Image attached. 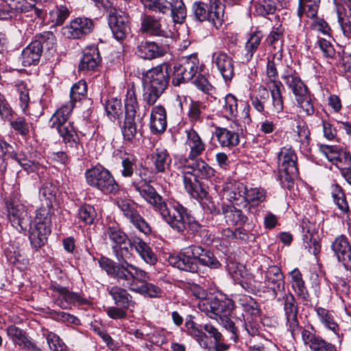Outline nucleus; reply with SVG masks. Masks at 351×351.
I'll return each mask as SVG.
<instances>
[{"label": "nucleus", "mask_w": 351, "mask_h": 351, "mask_svg": "<svg viewBox=\"0 0 351 351\" xmlns=\"http://www.w3.org/2000/svg\"><path fill=\"white\" fill-rule=\"evenodd\" d=\"M168 261L175 267L191 273L197 271V262L211 269L219 268L221 265L213 252L194 245L182 249L178 255L170 256Z\"/></svg>", "instance_id": "3"}, {"label": "nucleus", "mask_w": 351, "mask_h": 351, "mask_svg": "<svg viewBox=\"0 0 351 351\" xmlns=\"http://www.w3.org/2000/svg\"><path fill=\"white\" fill-rule=\"evenodd\" d=\"M43 49L40 43L34 40L22 51L21 62L24 66L36 64L40 60Z\"/></svg>", "instance_id": "31"}, {"label": "nucleus", "mask_w": 351, "mask_h": 351, "mask_svg": "<svg viewBox=\"0 0 351 351\" xmlns=\"http://www.w3.org/2000/svg\"><path fill=\"white\" fill-rule=\"evenodd\" d=\"M186 146L189 149V153L186 158L193 159L201 156L206 149V144L204 143L198 133L193 129L186 132Z\"/></svg>", "instance_id": "23"}, {"label": "nucleus", "mask_w": 351, "mask_h": 351, "mask_svg": "<svg viewBox=\"0 0 351 351\" xmlns=\"http://www.w3.org/2000/svg\"><path fill=\"white\" fill-rule=\"evenodd\" d=\"M280 177L288 182H292L298 175L296 165L297 156L291 147H282L278 156Z\"/></svg>", "instance_id": "11"}, {"label": "nucleus", "mask_w": 351, "mask_h": 351, "mask_svg": "<svg viewBox=\"0 0 351 351\" xmlns=\"http://www.w3.org/2000/svg\"><path fill=\"white\" fill-rule=\"evenodd\" d=\"M320 0H299L298 15L300 17L305 12L308 18L317 16Z\"/></svg>", "instance_id": "45"}, {"label": "nucleus", "mask_w": 351, "mask_h": 351, "mask_svg": "<svg viewBox=\"0 0 351 351\" xmlns=\"http://www.w3.org/2000/svg\"><path fill=\"white\" fill-rule=\"evenodd\" d=\"M284 31L282 25L273 27L267 37L268 44L274 45V48L276 47L281 48L284 42ZM279 51L282 52L281 49Z\"/></svg>", "instance_id": "50"}, {"label": "nucleus", "mask_w": 351, "mask_h": 351, "mask_svg": "<svg viewBox=\"0 0 351 351\" xmlns=\"http://www.w3.org/2000/svg\"><path fill=\"white\" fill-rule=\"evenodd\" d=\"M212 62L226 82L232 80L234 75V62L230 56L223 51H216L212 54Z\"/></svg>", "instance_id": "16"}, {"label": "nucleus", "mask_w": 351, "mask_h": 351, "mask_svg": "<svg viewBox=\"0 0 351 351\" xmlns=\"http://www.w3.org/2000/svg\"><path fill=\"white\" fill-rule=\"evenodd\" d=\"M69 15V10L65 5L56 6L49 10L47 17V23L51 27L60 26Z\"/></svg>", "instance_id": "36"}, {"label": "nucleus", "mask_w": 351, "mask_h": 351, "mask_svg": "<svg viewBox=\"0 0 351 351\" xmlns=\"http://www.w3.org/2000/svg\"><path fill=\"white\" fill-rule=\"evenodd\" d=\"M197 178L191 173L182 171L183 183L187 193L194 199H203L206 197L207 192Z\"/></svg>", "instance_id": "26"}, {"label": "nucleus", "mask_w": 351, "mask_h": 351, "mask_svg": "<svg viewBox=\"0 0 351 351\" xmlns=\"http://www.w3.org/2000/svg\"><path fill=\"white\" fill-rule=\"evenodd\" d=\"M180 162L184 171L191 173L197 178L208 179L215 175V170L204 160L198 157L193 159L184 158Z\"/></svg>", "instance_id": "14"}, {"label": "nucleus", "mask_w": 351, "mask_h": 351, "mask_svg": "<svg viewBox=\"0 0 351 351\" xmlns=\"http://www.w3.org/2000/svg\"><path fill=\"white\" fill-rule=\"evenodd\" d=\"M108 25L117 40L123 39L130 32L127 16L114 8L108 10Z\"/></svg>", "instance_id": "13"}, {"label": "nucleus", "mask_w": 351, "mask_h": 351, "mask_svg": "<svg viewBox=\"0 0 351 351\" xmlns=\"http://www.w3.org/2000/svg\"><path fill=\"white\" fill-rule=\"evenodd\" d=\"M6 333L13 343L15 346H19L21 348H23L31 340L25 330L15 325L9 326L6 328Z\"/></svg>", "instance_id": "38"}, {"label": "nucleus", "mask_w": 351, "mask_h": 351, "mask_svg": "<svg viewBox=\"0 0 351 351\" xmlns=\"http://www.w3.org/2000/svg\"><path fill=\"white\" fill-rule=\"evenodd\" d=\"M141 30L152 36L168 38L171 34L170 30L163 28L160 19L152 15H145L141 19Z\"/></svg>", "instance_id": "19"}, {"label": "nucleus", "mask_w": 351, "mask_h": 351, "mask_svg": "<svg viewBox=\"0 0 351 351\" xmlns=\"http://www.w3.org/2000/svg\"><path fill=\"white\" fill-rule=\"evenodd\" d=\"M219 322L227 330L230 331L232 334L230 339L233 342L236 343L239 339V330L235 326L234 322L231 319L230 315H223L219 318Z\"/></svg>", "instance_id": "58"}, {"label": "nucleus", "mask_w": 351, "mask_h": 351, "mask_svg": "<svg viewBox=\"0 0 351 351\" xmlns=\"http://www.w3.org/2000/svg\"><path fill=\"white\" fill-rule=\"evenodd\" d=\"M101 62V57L97 47L86 48L79 64V70L88 71L95 70Z\"/></svg>", "instance_id": "27"}, {"label": "nucleus", "mask_w": 351, "mask_h": 351, "mask_svg": "<svg viewBox=\"0 0 351 351\" xmlns=\"http://www.w3.org/2000/svg\"><path fill=\"white\" fill-rule=\"evenodd\" d=\"M276 9V3L272 0H262L255 4L256 13L261 16L273 14Z\"/></svg>", "instance_id": "56"}, {"label": "nucleus", "mask_w": 351, "mask_h": 351, "mask_svg": "<svg viewBox=\"0 0 351 351\" xmlns=\"http://www.w3.org/2000/svg\"><path fill=\"white\" fill-rule=\"evenodd\" d=\"M199 59L197 55L183 56L175 64L172 75V84L178 86L192 80L197 73Z\"/></svg>", "instance_id": "10"}, {"label": "nucleus", "mask_w": 351, "mask_h": 351, "mask_svg": "<svg viewBox=\"0 0 351 351\" xmlns=\"http://www.w3.org/2000/svg\"><path fill=\"white\" fill-rule=\"evenodd\" d=\"M40 3L35 2V0H23L19 9L23 13H27V16L32 18L42 19L46 14L45 11L40 7H42Z\"/></svg>", "instance_id": "41"}, {"label": "nucleus", "mask_w": 351, "mask_h": 351, "mask_svg": "<svg viewBox=\"0 0 351 351\" xmlns=\"http://www.w3.org/2000/svg\"><path fill=\"white\" fill-rule=\"evenodd\" d=\"M125 109V117L121 127V132L125 141L132 142L137 134L142 136V120L147 112L145 107L142 112L140 111L133 88L127 91Z\"/></svg>", "instance_id": "5"}, {"label": "nucleus", "mask_w": 351, "mask_h": 351, "mask_svg": "<svg viewBox=\"0 0 351 351\" xmlns=\"http://www.w3.org/2000/svg\"><path fill=\"white\" fill-rule=\"evenodd\" d=\"M263 34L261 31H255L250 34L245 45L244 60L249 62L253 58L256 51L261 45Z\"/></svg>", "instance_id": "37"}, {"label": "nucleus", "mask_w": 351, "mask_h": 351, "mask_svg": "<svg viewBox=\"0 0 351 351\" xmlns=\"http://www.w3.org/2000/svg\"><path fill=\"white\" fill-rule=\"evenodd\" d=\"M284 301V311L287 317V324L289 330L292 335L298 328L299 323L298 321V308L295 298L291 293L286 294L285 292L282 295Z\"/></svg>", "instance_id": "18"}, {"label": "nucleus", "mask_w": 351, "mask_h": 351, "mask_svg": "<svg viewBox=\"0 0 351 351\" xmlns=\"http://www.w3.org/2000/svg\"><path fill=\"white\" fill-rule=\"evenodd\" d=\"M302 339L304 343L309 346L313 351H337L332 344L326 342L321 337L307 329L302 330Z\"/></svg>", "instance_id": "21"}, {"label": "nucleus", "mask_w": 351, "mask_h": 351, "mask_svg": "<svg viewBox=\"0 0 351 351\" xmlns=\"http://www.w3.org/2000/svg\"><path fill=\"white\" fill-rule=\"evenodd\" d=\"M99 264L108 276L131 291L150 298L160 296V288L148 282L149 276L142 269L126 262L116 265L113 261L104 256L99 260Z\"/></svg>", "instance_id": "1"}, {"label": "nucleus", "mask_w": 351, "mask_h": 351, "mask_svg": "<svg viewBox=\"0 0 351 351\" xmlns=\"http://www.w3.org/2000/svg\"><path fill=\"white\" fill-rule=\"evenodd\" d=\"M114 304L123 308H128L132 303V296L126 289L118 286H114L109 290Z\"/></svg>", "instance_id": "35"}, {"label": "nucleus", "mask_w": 351, "mask_h": 351, "mask_svg": "<svg viewBox=\"0 0 351 351\" xmlns=\"http://www.w3.org/2000/svg\"><path fill=\"white\" fill-rule=\"evenodd\" d=\"M106 234L112 243V246L123 245L129 240L125 232L116 226H109Z\"/></svg>", "instance_id": "48"}, {"label": "nucleus", "mask_w": 351, "mask_h": 351, "mask_svg": "<svg viewBox=\"0 0 351 351\" xmlns=\"http://www.w3.org/2000/svg\"><path fill=\"white\" fill-rule=\"evenodd\" d=\"M233 308V304L231 300H220L213 298L210 300V311L212 314L219 317L226 315H231Z\"/></svg>", "instance_id": "39"}, {"label": "nucleus", "mask_w": 351, "mask_h": 351, "mask_svg": "<svg viewBox=\"0 0 351 351\" xmlns=\"http://www.w3.org/2000/svg\"><path fill=\"white\" fill-rule=\"evenodd\" d=\"M246 193V186L241 182L226 183L222 190V197L231 202L240 203Z\"/></svg>", "instance_id": "28"}, {"label": "nucleus", "mask_w": 351, "mask_h": 351, "mask_svg": "<svg viewBox=\"0 0 351 351\" xmlns=\"http://www.w3.org/2000/svg\"><path fill=\"white\" fill-rule=\"evenodd\" d=\"M333 3L335 6L338 22L341 27L343 34H347L349 33L350 28L348 25L349 21L345 6L348 8L349 14L351 15V0H333Z\"/></svg>", "instance_id": "32"}, {"label": "nucleus", "mask_w": 351, "mask_h": 351, "mask_svg": "<svg viewBox=\"0 0 351 351\" xmlns=\"http://www.w3.org/2000/svg\"><path fill=\"white\" fill-rule=\"evenodd\" d=\"M131 249H134L141 258L147 263L153 265L157 262V257L149 245L139 237L128 240Z\"/></svg>", "instance_id": "22"}, {"label": "nucleus", "mask_w": 351, "mask_h": 351, "mask_svg": "<svg viewBox=\"0 0 351 351\" xmlns=\"http://www.w3.org/2000/svg\"><path fill=\"white\" fill-rule=\"evenodd\" d=\"M162 93V92L158 91L157 89H154L151 86L145 84L143 98L144 101H145L149 106H152L155 104Z\"/></svg>", "instance_id": "62"}, {"label": "nucleus", "mask_w": 351, "mask_h": 351, "mask_svg": "<svg viewBox=\"0 0 351 351\" xmlns=\"http://www.w3.org/2000/svg\"><path fill=\"white\" fill-rule=\"evenodd\" d=\"M5 215L8 219H24L27 213L24 205L14 202H7Z\"/></svg>", "instance_id": "46"}, {"label": "nucleus", "mask_w": 351, "mask_h": 351, "mask_svg": "<svg viewBox=\"0 0 351 351\" xmlns=\"http://www.w3.org/2000/svg\"><path fill=\"white\" fill-rule=\"evenodd\" d=\"M192 11L195 18L199 21H208L211 23L216 28L221 26L222 23L215 22V16H213V10L206 3L201 1L195 2L192 6Z\"/></svg>", "instance_id": "29"}, {"label": "nucleus", "mask_w": 351, "mask_h": 351, "mask_svg": "<svg viewBox=\"0 0 351 351\" xmlns=\"http://www.w3.org/2000/svg\"><path fill=\"white\" fill-rule=\"evenodd\" d=\"M265 193L263 189L258 188L246 187V193L244 197L241 198L240 203H237L236 208L234 206H226L223 207V213L226 218H248L260 217V213H264L263 210L258 208L256 206L265 200Z\"/></svg>", "instance_id": "4"}, {"label": "nucleus", "mask_w": 351, "mask_h": 351, "mask_svg": "<svg viewBox=\"0 0 351 351\" xmlns=\"http://www.w3.org/2000/svg\"><path fill=\"white\" fill-rule=\"evenodd\" d=\"M268 90L263 86L258 87L256 93L251 95L250 102L253 108L258 112L262 113L265 110V103L269 99Z\"/></svg>", "instance_id": "40"}, {"label": "nucleus", "mask_w": 351, "mask_h": 351, "mask_svg": "<svg viewBox=\"0 0 351 351\" xmlns=\"http://www.w3.org/2000/svg\"><path fill=\"white\" fill-rule=\"evenodd\" d=\"M75 104L73 101H68L58 108L50 119L51 127L56 128L60 136L62 138L65 144L71 148H75L76 156H80L78 150L80 147V139L78 134L73 125L69 121Z\"/></svg>", "instance_id": "6"}, {"label": "nucleus", "mask_w": 351, "mask_h": 351, "mask_svg": "<svg viewBox=\"0 0 351 351\" xmlns=\"http://www.w3.org/2000/svg\"><path fill=\"white\" fill-rule=\"evenodd\" d=\"M34 41L39 43L42 49L45 47L48 51L54 49L56 45V38L50 31L36 34Z\"/></svg>", "instance_id": "47"}, {"label": "nucleus", "mask_w": 351, "mask_h": 351, "mask_svg": "<svg viewBox=\"0 0 351 351\" xmlns=\"http://www.w3.org/2000/svg\"><path fill=\"white\" fill-rule=\"evenodd\" d=\"M150 158L157 173H164L171 166V158L166 149L156 148Z\"/></svg>", "instance_id": "30"}, {"label": "nucleus", "mask_w": 351, "mask_h": 351, "mask_svg": "<svg viewBox=\"0 0 351 351\" xmlns=\"http://www.w3.org/2000/svg\"><path fill=\"white\" fill-rule=\"evenodd\" d=\"M87 92V85L86 82L80 80L75 83L71 88L70 93V101L73 104L77 101H80L85 95Z\"/></svg>", "instance_id": "55"}, {"label": "nucleus", "mask_w": 351, "mask_h": 351, "mask_svg": "<svg viewBox=\"0 0 351 351\" xmlns=\"http://www.w3.org/2000/svg\"><path fill=\"white\" fill-rule=\"evenodd\" d=\"M121 102L116 98H112L106 102L105 108L108 114L117 118L121 112Z\"/></svg>", "instance_id": "64"}, {"label": "nucleus", "mask_w": 351, "mask_h": 351, "mask_svg": "<svg viewBox=\"0 0 351 351\" xmlns=\"http://www.w3.org/2000/svg\"><path fill=\"white\" fill-rule=\"evenodd\" d=\"M51 221H10L11 226L19 232L28 233L31 246L38 250L47 242L51 233Z\"/></svg>", "instance_id": "7"}, {"label": "nucleus", "mask_w": 351, "mask_h": 351, "mask_svg": "<svg viewBox=\"0 0 351 351\" xmlns=\"http://www.w3.org/2000/svg\"><path fill=\"white\" fill-rule=\"evenodd\" d=\"M135 53L141 58L152 60L161 56L162 50L154 42L143 41L138 44Z\"/></svg>", "instance_id": "33"}, {"label": "nucleus", "mask_w": 351, "mask_h": 351, "mask_svg": "<svg viewBox=\"0 0 351 351\" xmlns=\"http://www.w3.org/2000/svg\"><path fill=\"white\" fill-rule=\"evenodd\" d=\"M286 84L291 89L295 98L304 96V93L308 91L306 86L301 79L295 75H287L284 77Z\"/></svg>", "instance_id": "43"}, {"label": "nucleus", "mask_w": 351, "mask_h": 351, "mask_svg": "<svg viewBox=\"0 0 351 351\" xmlns=\"http://www.w3.org/2000/svg\"><path fill=\"white\" fill-rule=\"evenodd\" d=\"M264 283L272 298L280 300L285 291L284 276L280 267L269 266L265 271Z\"/></svg>", "instance_id": "12"}, {"label": "nucleus", "mask_w": 351, "mask_h": 351, "mask_svg": "<svg viewBox=\"0 0 351 351\" xmlns=\"http://www.w3.org/2000/svg\"><path fill=\"white\" fill-rule=\"evenodd\" d=\"M239 302L244 306L246 313H250L254 317L259 316L260 311L258 308L257 303L252 298L243 295L240 298Z\"/></svg>", "instance_id": "60"}, {"label": "nucleus", "mask_w": 351, "mask_h": 351, "mask_svg": "<svg viewBox=\"0 0 351 351\" xmlns=\"http://www.w3.org/2000/svg\"><path fill=\"white\" fill-rule=\"evenodd\" d=\"M186 325L187 327V333L195 338L200 346L204 348H207V336L206 333L204 332L201 328H199L193 322H186Z\"/></svg>", "instance_id": "49"}, {"label": "nucleus", "mask_w": 351, "mask_h": 351, "mask_svg": "<svg viewBox=\"0 0 351 351\" xmlns=\"http://www.w3.org/2000/svg\"><path fill=\"white\" fill-rule=\"evenodd\" d=\"M136 159L134 156L125 154L122 158L121 165L123 169L121 175L124 177H131L134 173V169L136 167Z\"/></svg>", "instance_id": "59"}, {"label": "nucleus", "mask_w": 351, "mask_h": 351, "mask_svg": "<svg viewBox=\"0 0 351 351\" xmlns=\"http://www.w3.org/2000/svg\"><path fill=\"white\" fill-rule=\"evenodd\" d=\"M52 289L56 293V303L63 309L69 308L72 305L81 303L80 295L69 291L65 287L54 285Z\"/></svg>", "instance_id": "20"}, {"label": "nucleus", "mask_w": 351, "mask_h": 351, "mask_svg": "<svg viewBox=\"0 0 351 351\" xmlns=\"http://www.w3.org/2000/svg\"><path fill=\"white\" fill-rule=\"evenodd\" d=\"M317 316L319 322L327 328L330 329L335 334H337L339 326L334 319V316L328 309L322 307H315Z\"/></svg>", "instance_id": "42"}, {"label": "nucleus", "mask_w": 351, "mask_h": 351, "mask_svg": "<svg viewBox=\"0 0 351 351\" xmlns=\"http://www.w3.org/2000/svg\"><path fill=\"white\" fill-rule=\"evenodd\" d=\"M167 113L161 105L154 106L150 114V129L153 134L162 133L167 128Z\"/></svg>", "instance_id": "24"}, {"label": "nucleus", "mask_w": 351, "mask_h": 351, "mask_svg": "<svg viewBox=\"0 0 351 351\" xmlns=\"http://www.w3.org/2000/svg\"><path fill=\"white\" fill-rule=\"evenodd\" d=\"M155 330L153 332L148 331L147 328L142 329H130L128 333L130 335L134 336L136 339H144L149 343H146V348L149 350L154 343Z\"/></svg>", "instance_id": "53"}, {"label": "nucleus", "mask_w": 351, "mask_h": 351, "mask_svg": "<svg viewBox=\"0 0 351 351\" xmlns=\"http://www.w3.org/2000/svg\"><path fill=\"white\" fill-rule=\"evenodd\" d=\"M215 136L221 147H231L237 146L239 143V136L237 132L226 128H218Z\"/></svg>", "instance_id": "34"}, {"label": "nucleus", "mask_w": 351, "mask_h": 351, "mask_svg": "<svg viewBox=\"0 0 351 351\" xmlns=\"http://www.w3.org/2000/svg\"><path fill=\"white\" fill-rule=\"evenodd\" d=\"M47 344L51 351H66V346L59 336L52 332L44 334Z\"/></svg>", "instance_id": "54"}, {"label": "nucleus", "mask_w": 351, "mask_h": 351, "mask_svg": "<svg viewBox=\"0 0 351 351\" xmlns=\"http://www.w3.org/2000/svg\"><path fill=\"white\" fill-rule=\"evenodd\" d=\"M222 111L228 119H233L238 114V100L232 94H228L223 98Z\"/></svg>", "instance_id": "44"}, {"label": "nucleus", "mask_w": 351, "mask_h": 351, "mask_svg": "<svg viewBox=\"0 0 351 351\" xmlns=\"http://www.w3.org/2000/svg\"><path fill=\"white\" fill-rule=\"evenodd\" d=\"M145 8L162 14H170L173 22L181 23L186 16L182 0H141Z\"/></svg>", "instance_id": "9"}, {"label": "nucleus", "mask_w": 351, "mask_h": 351, "mask_svg": "<svg viewBox=\"0 0 351 351\" xmlns=\"http://www.w3.org/2000/svg\"><path fill=\"white\" fill-rule=\"evenodd\" d=\"M168 67V65L158 66L147 71L145 76V84L163 93L169 81Z\"/></svg>", "instance_id": "15"}, {"label": "nucleus", "mask_w": 351, "mask_h": 351, "mask_svg": "<svg viewBox=\"0 0 351 351\" xmlns=\"http://www.w3.org/2000/svg\"><path fill=\"white\" fill-rule=\"evenodd\" d=\"M332 196L339 208L343 213H347L349 210V206L346 201V195L341 187L336 186L332 193Z\"/></svg>", "instance_id": "57"}, {"label": "nucleus", "mask_w": 351, "mask_h": 351, "mask_svg": "<svg viewBox=\"0 0 351 351\" xmlns=\"http://www.w3.org/2000/svg\"><path fill=\"white\" fill-rule=\"evenodd\" d=\"M132 186L135 190L150 204L153 205L155 210L160 213L162 217L167 219H189L194 218L192 212L188 208L184 207L178 202H175L169 207L162 201V197L157 193L155 189L149 184L146 178H143L140 173L138 176L134 178L132 182Z\"/></svg>", "instance_id": "2"}, {"label": "nucleus", "mask_w": 351, "mask_h": 351, "mask_svg": "<svg viewBox=\"0 0 351 351\" xmlns=\"http://www.w3.org/2000/svg\"><path fill=\"white\" fill-rule=\"evenodd\" d=\"M86 183L104 194H116L119 186L112 173L102 166H95L85 172Z\"/></svg>", "instance_id": "8"}, {"label": "nucleus", "mask_w": 351, "mask_h": 351, "mask_svg": "<svg viewBox=\"0 0 351 351\" xmlns=\"http://www.w3.org/2000/svg\"><path fill=\"white\" fill-rule=\"evenodd\" d=\"M295 99L298 105L307 115H312L314 113L315 108L308 91L304 93V96H299Z\"/></svg>", "instance_id": "61"}, {"label": "nucleus", "mask_w": 351, "mask_h": 351, "mask_svg": "<svg viewBox=\"0 0 351 351\" xmlns=\"http://www.w3.org/2000/svg\"><path fill=\"white\" fill-rule=\"evenodd\" d=\"M332 249L339 261L344 265H351V247L345 236L337 237L332 244Z\"/></svg>", "instance_id": "25"}, {"label": "nucleus", "mask_w": 351, "mask_h": 351, "mask_svg": "<svg viewBox=\"0 0 351 351\" xmlns=\"http://www.w3.org/2000/svg\"><path fill=\"white\" fill-rule=\"evenodd\" d=\"M93 27L92 20L88 18H77L71 22L70 25L64 28V34L68 38H80L90 34Z\"/></svg>", "instance_id": "17"}, {"label": "nucleus", "mask_w": 351, "mask_h": 351, "mask_svg": "<svg viewBox=\"0 0 351 351\" xmlns=\"http://www.w3.org/2000/svg\"><path fill=\"white\" fill-rule=\"evenodd\" d=\"M334 165L341 170V173L351 167V154L346 151L339 152Z\"/></svg>", "instance_id": "63"}, {"label": "nucleus", "mask_w": 351, "mask_h": 351, "mask_svg": "<svg viewBox=\"0 0 351 351\" xmlns=\"http://www.w3.org/2000/svg\"><path fill=\"white\" fill-rule=\"evenodd\" d=\"M57 192V186L51 181H46L42 184L39 194L40 197L49 202H47L48 204H51L52 202L56 199Z\"/></svg>", "instance_id": "51"}, {"label": "nucleus", "mask_w": 351, "mask_h": 351, "mask_svg": "<svg viewBox=\"0 0 351 351\" xmlns=\"http://www.w3.org/2000/svg\"><path fill=\"white\" fill-rule=\"evenodd\" d=\"M290 276L291 286L294 291L298 295H304L306 290L300 271L298 269H295L290 272Z\"/></svg>", "instance_id": "52"}]
</instances>
